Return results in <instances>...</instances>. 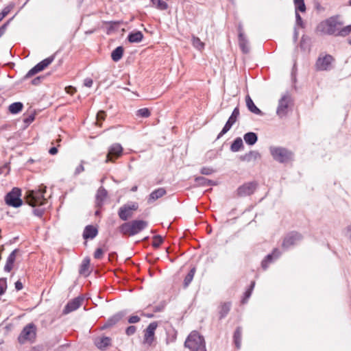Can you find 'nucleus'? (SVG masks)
I'll return each instance as SVG.
<instances>
[{"mask_svg": "<svg viewBox=\"0 0 351 351\" xmlns=\"http://www.w3.org/2000/svg\"><path fill=\"white\" fill-rule=\"evenodd\" d=\"M343 25L339 16H334L321 22L317 26V30L324 34L337 36L339 27Z\"/></svg>", "mask_w": 351, "mask_h": 351, "instance_id": "nucleus-1", "label": "nucleus"}, {"mask_svg": "<svg viewBox=\"0 0 351 351\" xmlns=\"http://www.w3.org/2000/svg\"><path fill=\"white\" fill-rule=\"evenodd\" d=\"M184 347L190 351H207L203 336L196 330L192 331L184 342Z\"/></svg>", "mask_w": 351, "mask_h": 351, "instance_id": "nucleus-2", "label": "nucleus"}, {"mask_svg": "<svg viewBox=\"0 0 351 351\" xmlns=\"http://www.w3.org/2000/svg\"><path fill=\"white\" fill-rule=\"evenodd\" d=\"M46 192V187L40 186L38 189L27 191L26 193V202L32 206H41L45 204L47 199L44 194Z\"/></svg>", "mask_w": 351, "mask_h": 351, "instance_id": "nucleus-3", "label": "nucleus"}, {"mask_svg": "<svg viewBox=\"0 0 351 351\" xmlns=\"http://www.w3.org/2000/svg\"><path fill=\"white\" fill-rule=\"evenodd\" d=\"M269 149L274 159L280 162H285L292 158V153L285 148L271 147Z\"/></svg>", "mask_w": 351, "mask_h": 351, "instance_id": "nucleus-4", "label": "nucleus"}, {"mask_svg": "<svg viewBox=\"0 0 351 351\" xmlns=\"http://www.w3.org/2000/svg\"><path fill=\"white\" fill-rule=\"evenodd\" d=\"M36 337V327L33 324H29L24 327L18 340L20 343H25L27 341H32Z\"/></svg>", "mask_w": 351, "mask_h": 351, "instance_id": "nucleus-5", "label": "nucleus"}, {"mask_svg": "<svg viewBox=\"0 0 351 351\" xmlns=\"http://www.w3.org/2000/svg\"><path fill=\"white\" fill-rule=\"evenodd\" d=\"M21 195V190L18 188H14L5 196V200L6 204L14 208L19 207L22 204V200L20 198Z\"/></svg>", "mask_w": 351, "mask_h": 351, "instance_id": "nucleus-6", "label": "nucleus"}, {"mask_svg": "<svg viewBox=\"0 0 351 351\" xmlns=\"http://www.w3.org/2000/svg\"><path fill=\"white\" fill-rule=\"evenodd\" d=\"M291 104V96L289 94H285L284 95H282L278 101V106L276 110L277 114L280 117H283L286 116Z\"/></svg>", "mask_w": 351, "mask_h": 351, "instance_id": "nucleus-7", "label": "nucleus"}, {"mask_svg": "<svg viewBox=\"0 0 351 351\" xmlns=\"http://www.w3.org/2000/svg\"><path fill=\"white\" fill-rule=\"evenodd\" d=\"M334 58L330 55L320 56L315 64L316 69L319 71H328L332 68Z\"/></svg>", "mask_w": 351, "mask_h": 351, "instance_id": "nucleus-8", "label": "nucleus"}, {"mask_svg": "<svg viewBox=\"0 0 351 351\" xmlns=\"http://www.w3.org/2000/svg\"><path fill=\"white\" fill-rule=\"evenodd\" d=\"M158 324L154 322L150 323L147 328L144 330L143 343L147 346H151L155 339V330L157 328Z\"/></svg>", "mask_w": 351, "mask_h": 351, "instance_id": "nucleus-9", "label": "nucleus"}, {"mask_svg": "<svg viewBox=\"0 0 351 351\" xmlns=\"http://www.w3.org/2000/svg\"><path fill=\"white\" fill-rule=\"evenodd\" d=\"M54 60V56H51L42 60L39 63H38L35 66H34L32 69H30L26 77H30L36 73L43 71L45 68H47Z\"/></svg>", "mask_w": 351, "mask_h": 351, "instance_id": "nucleus-10", "label": "nucleus"}, {"mask_svg": "<svg viewBox=\"0 0 351 351\" xmlns=\"http://www.w3.org/2000/svg\"><path fill=\"white\" fill-rule=\"evenodd\" d=\"M239 109L238 107H236L233 112H232V114L229 117L228 121L225 124L223 128L221 131V132L219 134L217 138H219L221 136H222L223 134L227 133L232 126L237 121L238 117H239Z\"/></svg>", "mask_w": 351, "mask_h": 351, "instance_id": "nucleus-11", "label": "nucleus"}, {"mask_svg": "<svg viewBox=\"0 0 351 351\" xmlns=\"http://www.w3.org/2000/svg\"><path fill=\"white\" fill-rule=\"evenodd\" d=\"M138 205L136 204H128L121 206L119 210V217L123 221L132 216V212L137 210Z\"/></svg>", "mask_w": 351, "mask_h": 351, "instance_id": "nucleus-12", "label": "nucleus"}, {"mask_svg": "<svg viewBox=\"0 0 351 351\" xmlns=\"http://www.w3.org/2000/svg\"><path fill=\"white\" fill-rule=\"evenodd\" d=\"M123 148L119 143L112 145L108 150L106 162H113L114 158H117L121 156Z\"/></svg>", "mask_w": 351, "mask_h": 351, "instance_id": "nucleus-13", "label": "nucleus"}, {"mask_svg": "<svg viewBox=\"0 0 351 351\" xmlns=\"http://www.w3.org/2000/svg\"><path fill=\"white\" fill-rule=\"evenodd\" d=\"M302 239V236L297 232H292L287 235L282 243V247L289 248V247L297 244Z\"/></svg>", "mask_w": 351, "mask_h": 351, "instance_id": "nucleus-14", "label": "nucleus"}, {"mask_svg": "<svg viewBox=\"0 0 351 351\" xmlns=\"http://www.w3.org/2000/svg\"><path fill=\"white\" fill-rule=\"evenodd\" d=\"M82 298L78 297L74 298L73 300H71L67 303V304L66 305L63 310V313L64 314H68L71 312L77 310L82 305Z\"/></svg>", "mask_w": 351, "mask_h": 351, "instance_id": "nucleus-15", "label": "nucleus"}, {"mask_svg": "<svg viewBox=\"0 0 351 351\" xmlns=\"http://www.w3.org/2000/svg\"><path fill=\"white\" fill-rule=\"evenodd\" d=\"M256 185L253 183H247L240 186L238 190V194L240 196H246L252 194L255 190Z\"/></svg>", "mask_w": 351, "mask_h": 351, "instance_id": "nucleus-16", "label": "nucleus"}, {"mask_svg": "<svg viewBox=\"0 0 351 351\" xmlns=\"http://www.w3.org/2000/svg\"><path fill=\"white\" fill-rule=\"evenodd\" d=\"M131 223L133 235L138 234L147 226V221L143 220H134L131 221Z\"/></svg>", "mask_w": 351, "mask_h": 351, "instance_id": "nucleus-17", "label": "nucleus"}, {"mask_svg": "<svg viewBox=\"0 0 351 351\" xmlns=\"http://www.w3.org/2000/svg\"><path fill=\"white\" fill-rule=\"evenodd\" d=\"M111 339L108 337H97L95 340V344L96 346L101 350L106 349L110 345Z\"/></svg>", "mask_w": 351, "mask_h": 351, "instance_id": "nucleus-18", "label": "nucleus"}, {"mask_svg": "<svg viewBox=\"0 0 351 351\" xmlns=\"http://www.w3.org/2000/svg\"><path fill=\"white\" fill-rule=\"evenodd\" d=\"M239 47L241 49L242 51L245 53H247L250 51V47L248 45V41L245 37L243 33L241 30L239 31Z\"/></svg>", "mask_w": 351, "mask_h": 351, "instance_id": "nucleus-19", "label": "nucleus"}, {"mask_svg": "<svg viewBox=\"0 0 351 351\" xmlns=\"http://www.w3.org/2000/svg\"><path fill=\"white\" fill-rule=\"evenodd\" d=\"M17 253H18V250H14L9 255V256L8 257L7 261H6V264L4 267L5 271L10 272L12 269V268L14 267V263L16 260V256Z\"/></svg>", "mask_w": 351, "mask_h": 351, "instance_id": "nucleus-20", "label": "nucleus"}, {"mask_svg": "<svg viewBox=\"0 0 351 351\" xmlns=\"http://www.w3.org/2000/svg\"><path fill=\"white\" fill-rule=\"evenodd\" d=\"M280 252L278 249H275L271 254H268L266 258L262 261V267L264 269H266L268 267L269 263H270L274 258H277L279 257Z\"/></svg>", "mask_w": 351, "mask_h": 351, "instance_id": "nucleus-21", "label": "nucleus"}, {"mask_svg": "<svg viewBox=\"0 0 351 351\" xmlns=\"http://www.w3.org/2000/svg\"><path fill=\"white\" fill-rule=\"evenodd\" d=\"M97 229L93 226H87L83 232V237L85 239H93L97 234Z\"/></svg>", "mask_w": 351, "mask_h": 351, "instance_id": "nucleus-22", "label": "nucleus"}, {"mask_svg": "<svg viewBox=\"0 0 351 351\" xmlns=\"http://www.w3.org/2000/svg\"><path fill=\"white\" fill-rule=\"evenodd\" d=\"M123 315H124V314L121 312L114 315L113 316H112L107 320L106 323L104 324L103 328H106L114 326V324H116L119 321H120L122 319Z\"/></svg>", "mask_w": 351, "mask_h": 351, "instance_id": "nucleus-23", "label": "nucleus"}, {"mask_svg": "<svg viewBox=\"0 0 351 351\" xmlns=\"http://www.w3.org/2000/svg\"><path fill=\"white\" fill-rule=\"evenodd\" d=\"M107 196V191L103 187H100L96 195V204L98 206H101L103 204L104 200Z\"/></svg>", "mask_w": 351, "mask_h": 351, "instance_id": "nucleus-24", "label": "nucleus"}, {"mask_svg": "<svg viewBox=\"0 0 351 351\" xmlns=\"http://www.w3.org/2000/svg\"><path fill=\"white\" fill-rule=\"evenodd\" d=\"M245 101H246V106L250 111H251L252 112H253L256 114H262L261 110L256 106V105L254 104L252 99H251V97L249 95L246 96Z\"/></svg>", "mask_w": 351, "mask_h": 351, "instance_id": "nucleus-25", "label": "nucleus"}, {"mask_svg": "<svg viewBox=\"0 0 351 351\" xmlns=\"http://www.w3.org/2000/svg\"><path fill=\"white\" fill-rule=\"evenodd\" d=\"M89 265L90 259L88 258H84L80 265V268L79 270V272L81 275L87 276L90 274Z\"/></svg>", "mask_w": 351, "mask_h": 351, "instance_id": "nucleus-26", "label": "nucleus"}, {"mask_svg": "<svg viewBox=\"0 0 351 351\" xmlns=\"http://www.w3.org/2000/svg\"><path fill=\"white\" fill-rule=\"evenodd\" d=\"M243 139L247 144L253 145L257 142L258 136L254 132H247L244 134Z\"/></svg>", "mask_w": 351, "mask_h": 351, "instance_id": "nucleus-27", "label": "nucleus"}, {"mask_svg": "<svg viewBox=\"0 0 351 351\" xmlns=\"http://www.w3.org/2000/svg\"><path fill=\"white\" fill-rule=\"evenodd\" d=\"M143 38V34L141 32L137 31L135 32H132L128 35V40L130 43H139L142 40Z\"/></svg>", "mask_w": 351, "mask_h": 351, "instance_id": "nucleus-28", "label": "nucleus"}, {"mask_svg": "<svg viewBox=\"0 0 351 351\" xmlns=\"http://www.w3.org/2000/svg\"><path fill=\"white\" fill-rule=\"evenodd\" d=\"M166 194V191L163 188H159L154 191L149 195V201H155L158 198L164 196Z\"/></svg>", "mask_w": 351, "mask_h": 351, "instance_id": "nucleus-29", "label": "nucleus"}, {"mask_svg": "<svg viewBox=\"0 0 351 351\" xmlns=\"http://www.w3.org/2000/svg\"><path fill=\"white\" fill-rule=\"evenodd\" d=\"M123 48L117 47L111 53V58L114 62H118L123 56Z\"/></svg>", "mask_w": 351, "mask_h": 351, "instance_id": "nucleus-30", "label": "nucleus"}, {"mask_svg": "<svg viewBox=\"0 0 351 351\" xmlns=\"http://www.w3.org/2000/svg\"><path fill=\"white\" fill-rule=\"evenodd\" d=\"M231 304L230 302H225L220 306L219 315L220 319L225 317L230 310Z\"/></svg>", "mask_w": 351, "mask_h": 351, "instance_id": "nucleus-31", "label": "nucleus"}, {"mask_svg": "<svg viewBox=\"0 0 351 351\" xmlns=\"http://www.w3.org/2000/svg\"><path fill=\"white\" fill-rule=\"evenodd\" d=\"M241 335L242 330L241 327H238L234 334V341L236 347L239 349L241 348Z\"/></svg>", "mask_w": 351, "mask_h": 351, "instance_id": "nucleus-32", "label": "nucleus"}, {"mask_svg": "<svg viewBox=\"0 0 351 351\" xmlns=\"http://www.w3.org/2000/svg\"><path fill=\"white\" fill-rule=\"evenodd\" d=\"M243 147V141L240 137H238L232 143L230 149L233 152H239Z\"/></svg>", "mask_w": 351, "mask_h": 351, "instance_id": "nucleus-33", "label": "nucleus"}, {"mask_svg": "<svg viewBox=\"0 0 351 351\" xmlns=\"http://www.w3.org/2000/svg\"><path fill=\"white\" fill-rule=\"evenodd\" d=\"M120 232L123 234H128L132 236V229L131 222L125 223L119 227Z\"/></svg>", "mask_w": 351, "mask_h": 351, "instance_id": "nucleus-34", "label": "nucleus"}, {"mask_svg": "<svg viewBox=\"0 0 351 351\" xmlns=\"http://www.w3.org/2000/svg\"><path fill=\"white\" fill-rule=\"evenodd\" d=\"M23 105L21 102H14L9 106V111L12 114H16L21 112L23 109Z\"/></svg>", "mask_w": 351, "mask_h": 351, "instance_id": "nucleus-35", "label": "nucleus"}, {"mask_svg": "<svg viewBox=\"0 0 351 351\" xmlns=\"http://www.w3.org/2000/svg\"><path fill=\"white\" fill-rule=\"evenodd\" d=\"M151 2L154 6L160 10H165L168 8L167 3L162 0H151Z\"/></svg>", "mask_w": 351, "mask_h": 351, "instance_id": "nucleus-36", "label": "nucleus"}, {"mask_svg": "<svg viewBox=\"0 0 351 351\" xmlns=\"http://www.w3.org/2000/svg\"><path fill=\"white\" fill-rule=\"evenodd\" d=\"M195 273V269L192 268L184 278V287H187L189 285V284L191 282V281L193 280V278L194 277Z\"/></svg>", "mask_w": 351, "mask_h": 351, "instance_id": "nucleus-37", "label": "nucleus"}, {"mask_svg": "<svg viewBox=\"0 0 351 351\" xmlns=\"http://www.w3.org/2000/svg\"><path fill=\"white\" fill-rule=\"evenodd\" d=\"M247 160H256L261 158V154L257 151H251L245 156Z\"/></svg>", "mask_w": 351, "mask_h": 351, "instance_id": "nucleus-38", "label": "nucleus"}, {"mask_svg": "<svg viewBox=\"0 0 351 351\" xmlns=\"http://www.w3.org/2000/svg\"><path fill=\"white\" fill-rule=\"evenodd\" d=\"M294 3L295 5V12H298V10L302 12H305L306 6L304 0H294Z\"/></svg>", "mask_w": 351, "mask_h": 351, "instance_id": "nucleus-39", "label": "nucleus"}, {"mask_svg": "<svg viewBox=\"0 0 351 351\" xmlns=\"http://www.w3.org/2000/svg\"><path fill=\"white\" fill-rule=\"evenodd\" d=\"M192 43L193 45L196 49L199 50H202V49H204V43H202L199 38L193 36L192 39Z\"/></svg>", "mask_w": 351, "mask_h": 351, "instance_id": "nucleus-40", "label": "nucleus"}, {"mask_svg": "<svg viewBox=\"0 0 351 351\" xmlns=\"http://www.w3.org/2000/svg\"><path fill=\"white\" fill-rule=\"evenodd\" d=\"M350 32H351V25L346 26L343 28H341V27H340L337 36H346Z\"/></svg>", "mask_w": 351, "mask_h": 351, "instance_id": "nucleus-41", "label": "nucleus"}, {"mask_svg": "<svg viewBox=\"0 0 351 351\" xmlns=\"http://www.w3.org/2000/svg\"><path fill=\"white\" fill-rule=\"evenodd\" d=\"M197 184L201 186H210L212 184V181L209 180L204 177H198L195 179Z\"/></svg>", "mask_w": 351, "mask_h": 351, "instance_id": "nucleus-42", "label": "nucleus"}, {"mask_svg": "<svg viewBox=\"0 0 351 351\" xmlns=\"http://www.w3.org/2000/svg\"><path fill=\"white\" fill-rule=\"evenodd\" d=\"M149 115H150V111L148 108H146L139 109L136 112V116L140 117L146 118V117H149Z\"/></svg>", "mask_w": 351, "mask_h": 351, "instance_id": "nucleus-43", "label": "nucleus"}, {"mask_svg": "<svg viewBox=\"0 0 351 351\" xmlns=\"http://www.w3.org/2000/svg\"><path fill=\"white\" fill-rule=\"evenodd\" d=\"M254 285H255V282H254V281L252 282L250 289L247 291H246V292L245 293V297L242 300V303L247 302V300H248V298L250 297V295L252 294V291L254 287Z\"/></svg>", "mask_w": 351, "mask_h": 351, "instance_id": "nucleus-44", "label": "nucleus"}, {"mask_svg": "<svg viewBox=\"0 0 351 351\" xmlns=\"http://www.w3.org/2000/svg\"><path fill=\"white\" fill-rule=\"evenodd\" d=\"M162 241H163V239H162V237H160L159 235L155 236L153 238L152 245L154 247H158L160 245V244L162 243Z\"/></svg>", "mask_w": 351, "mask_h": 351, "instance_id": "nucleus-45", "label": "nucleus"}, {"mask_svg": "<svg viewBox=\"0 0 351 351\" xmlns=\"http://www.w3.org/2000/svg\"><path fill=\"white\" fill-rule=\"evenodd\" d=\"M12 6L10 5H8V6H6L5 8H4L3 9V10L1 11V12L0 13V21L5 16L8 14V13L10 12L11 9H12Z\"/></svg>", "mask_w": 351, "mask_h": 351, "instance_id": "nucleus-46", "label": "nucleus"}, {"mask_svg": "<svg viewBox=\"0 0 351 351\" xmlns=\"http://www.w3.org/2000/svg\"><path fill=\"white\" fill-rule=\"evenodd\" d=\"M7 288V282L5 279H0V296L4 293Z\"/></svg>", "mask_w": 351, "mask_h": 351, "instance_id": "nucleus-47", "label": "nucleus"}, {"mask_svg": "<svg viewBox=\"0 0 351 351\" xmlns=\"http://www.w3.org/2000/svg\"><path fill=\"white\" fill-rule=\"evenodd\" d=\"M104 251L102 250V249L97 248L94 253V257L96 259H100L102 257Z\"/></svg>", "mask_w": 351, "mask_h": 351, "instance_id": "nucleus-48", "label": "nucleus"}, {"mask_svg": "<svg viewBox=\"0 0 351 351\" xmlns=\"http://www.w3.org/2000/svg\"><path fill=\"white\" fill-rule=\"evenodd\" d=\"M106 113L103 110H100L97 114V121H100L105 119Z\"/></svg>", "mask_w": 351, "mask_h": 351, "instance_id": "nucleus-49", "label": "nucleus"}, {"mask_svg": "<svg viewBox=\"0 0 351 351\" xmlns=\"http://www.w3.org/2000/svg\"><path fill=\"white\" fill-rule=\"evenodd\" d=\"M200 172L204 175H210L213 173V170L209 167H203L202 168Z\"/></svg>", "mask_w": 351, "mask_h": 351, "instance_id": "nucleus-50", "label": "nucleus"}, {"mask_svg": "<svg viewBox=\"0 0 351 351\" xmlns=\"http://www.w3.org/2000/svg\"><path fill=\"white\" fill-rule=\"evenodd\" d=\"M135 332H136V327L134 326H130L128 327L125 330L126 334L129 336L134 335L135 333Z\"/></svg>", "mask_w": 351, "mask_h": 351, "instance_id": "nucleus-51", "label": "nucleus"}, {"mask_svg": "<svg viewBox=\"0 0 351 351\" xmlns=\"http://www.w3.org/2000/svg\"><path fill=\"white\" fill-rule=\"evenodd\" d=\"M140 321V317L137 315H132L128 319V322L131 324L137 323Z\"/></svg>", "mask_w": 351, "mask_h": 351, "instance_id": "nucleus-52", "label": "nucleus"}, {"mask_svg": "<svg viewBox=\"0 0 351 351\" xmlns=\"http://www.w3.org/2000/svg\"><path fill=\"white\" fill-rule=\"evenodd\" d=\"M295 19H296V25L302 27L303 26L302 19L300 15L298 13V12H295Z\"/></svg>", "mask_w": 351, "mask_h": 351, "instance_id": "nucleus-53", "label": "nucleus"}, {"mask_svg": "<svg viewBox=\"0 0 351 351\" xmlns=\"http://www.w3.org/2000/svg\"><path fill=\"white\" fill-rule=\"evenodd\" d=\"M35 119L34 114H30L27 118L24 119V123L26 125L30 124Z\"/></svg>", "mask_w": 351, "mask_h": 351, "instance_id": "nucleus-54", "label": "nucleus"}, {"mask_svg": "<svg viewBox=\"0 0 351 351\" xmlns=\"http://www.w3.org/2000/svg\"><path fill=\"white\" fill-rule=\"evenodd\" d=\"M65 90L67 93L71 94V95H73L74 93L76 92L75 88H74L71 86L66 87Z\"/></svg>", "mask_w": 351, "mask_h": 351, "instance_id": "nucleus-55", "label": "nucleus"}, {"mask_svg": "<svg viewBox=\"0 0 351 351\" xmlns=\"http://www.w3.org/2000/svg\"><path fill=\"white\" fill-rule=\"evenodd\" d=\"M93 80L90 78H86L84 80V84L85 86L91 87L93 85Z\"/></svg>", "mask_w": 351, "mask_h": 351, "instance_id": "nucleus-56", "label": "nucleus"}, {"mask_svg": "<svg viewBox=\"0 0 351 351\" xmlns=\"http://www.w3.org/2000/svg\"><path fill=\"white\" fill-rule=\"evenodd\" d=\"M23 286L22 282L20 280H18L15 282V289L17 291H20L23 289Z\"/></svg>", "mask_w": 351, "mask_h": 351, "instance_id": "nucleus-57", "label": "nucleus"}, {"mask_svg": "<svg viewBox=\"0 0 351 351\" xmlns=\"http://www.w3.org/2000/svg\"><path fill=\"white\" fill-rule=\"evenodd\" d=\"M84 166L82 164L80 165L76 169H75V174H79L81 172L84 171Z\"/></svg>", "mask_w": 351, "mask_h": 351, "instance_id": "nucleus-58", "label": "nucleus"}, {"mask_svg": "<svg viewBox=\"0 0 351 351\" xmlns=\"http://www.w3.org/2000/svg\"><path fill=\"white\" fill-rule=\"evenodd\" d=\"M6 26L7 24H4L1 27H0V38L4 34L6 29Z\"/></svg>", "mask_w": 351, "mask_h": 351, "instance_id": "nucleus-59", "label": "nucleus"}, {"mask_svg": "<svg viewBox=\"0 0 351 351\" xmlns=\"http://www.w3.org/2000/svg\"><path fill=\"white\" fill-rule=\"evenodd\" d=\"M49 152L50 154L51 155H54L56 154H57L58 152V149L56 147H51L49 150Z\"/></svg>", "mask_w": 351, "mask_h": 351, "instance_id": "nucleus-60", "label": "nucleus"}, {"mask_svg": "<svg viewBox=\"0 0 351 351\" xmlns=\"http://www.w3.org/2000/svg\"><path fill=\"white\" fill-rule=\"evenodd\" d=\"M35 215H38V216H41L42 214H43V210H40V209H36L34 210Z\"/></svg>", "mask_w": 351, "mask_h": 351, "instance_id": "nucleus-61", "label": "nucleus"}, {"mask_svg": "<svg viewBox=\"0 0 351 351\" xmlns=\"http://www.w3.org/2000/svg\"><path fill=\"white\" fill-rule=\"evenodd\" d=\"M298 36V32L296 28L295 27V29H294V39L297 40Z\"/></svg>", "mask_w": 351, "mask_h": 351, "instance_id": "nucleus-62", "label": "nucleus"}, {"mask_svg": "<svg viewBox=\"0 0 351 351\" xmlns=\"http://www.w3.org/2000/svg\"><path fill=\"white\" fill-rule=\"evenodd\" d=\"M39 80H40V79H39V77H37V78L34 79V80H33V84H38V82H39Z\"/></svg>", "mask_w": 351, "mask_h": 351, "instance_id": "nucleus-63", "label": "nucleus"}, {"mask_svg": "<svg viewBox=\"0 0 351 351\" xmlns=\"http://www.w3.org/2000/svg\"><path fill=\"white\" fill-rule=\"evenodd\" d=\"M137 190V186H134L132 188V191H136Z\"/></svg>", "mask_w": 351, "mask_h": 351, "instance_id": "nucleus-64", "label": "nucleus"}]
</instances>
